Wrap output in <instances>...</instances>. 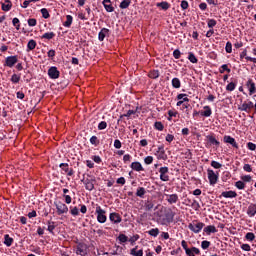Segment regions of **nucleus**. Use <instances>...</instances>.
I'll list each match as a JSON object with an SVG mask.
<instances>
[{
  "instance_id": "nucleus-52",
  "label": "nucleus",
  "mask_w": 256,
  "mask_h": 256,
  "mask_svg": "<svg viewBox=\"0 0 256 256\" xmlns=\"http://www.w3.org/2000/svg\"><path fill=\"white\" fill-rule=\"evenodd\" d=\"M211 167H213V169H221L223 167V164L213 160L211 162Z\"/></svg>"
},
{
  "instance_id": "nucleus-35",
  "label": "nucleus",
  "mask_w": 256,
  "mask_h": 256,
  "mask_svg": "<svg viewBox=\"0 0 256 256\" xmlns=\"http://www.w3.org/2000/svg\"><path fill=\"white\" fill-rule=\"evenodd\" d=\"M188 61H190V63H198L199 60L197 59V56H195L193 52H189Z\"/></svg>"
},
{
  "instance_id": "nucleus-25",
  "label": "nucleus",
  "mask_w": 256,
  "mask_h": 256,
  "mask_svg": "<svg viewBox=\"0 0 256 256\" xmlns=\"http://www.w3.org/2000/svg\"><path fill=\"white\" fill-rule=\"evenodd\" d=\"M204 233L210 235L211 233H217V228L213 225L206 226L204 228Z\"/></svg>"
},
{
  "instance_id": "nucleus-5",
  "label": "nucleus",
  "mask_w": 256,
  "mask_h": 256,
  "mask_svg": "<svg viewBox=\"0 0 256 256\" xmlns=\"http://www.w3.org/2000/svg\"><path fill=\"white\" fill-rule=\"evenodd\" d=\"M160 179L164 182L169 181V167L163 166L159 169Z\"/></svg>"
},
{
  "instance_id": "nucleus-27",
  "label": "nucleus",
  "mask_w": 256,
  "mask_h": 256,
  "mask_svg": "<svg viewBox=\"0 0 256 256\" xmlns=\"http://www.w3.org/2000/svg\"><path fill=\"white\" fill-rule=\"evenodd\" d=\"M4 245H6V247L13 245V238L9 236V234L4 235Z\"/></svg>"
},
{
  "instance_id": "nucleus-23",
  "label": "nucleus",
  "mask_w": 256,
  "mask_h": 256,
  "mask_svg": "<svg viewBox=\"0 0 256 256\" xmlns=\"http://www.w3.org/2000/svg\"><path fill=\"white\" fill-rule=\"evenodd\" d=\"M156 7H160L163 11H167L168 9L171 8V4H169V2L167 1H163V2H158L156 4Z\"/></svg>"
},
{
  "instance_id": "nucleus-60",
  "label": "nucleus",
  "mask_w": 256,
  "mask_h": 256,
  "mask_svg": "<svg viewBox=\"0 0 256 256\" xmlns=\"http://www.w3.org/2000/svg\"><path fill=\"white\" fill-rule=\"evenodd\" d=\"M158 153H160L158 159H164L163 155H165V148L163 146L158 147Z\"/></svg>"
},
{
  "instance_id": "nucleus-12",
  "label": "nucleus",
  "mask_w": 256,
  "mask_h": 256,
  "mask_svg": "<svg viewBox=\"0 0 256 256\" xmlns=\"http://www.w3.org/2000/svg\"><path fill=\"white\" fill-rule=\"evenodd\" d=\"M246 87L249 91V95H255L256 86H255V82H253V79H248V81L246 82Z\"/></svg>"
},
{
  "instance_id": "nucleus-47",
  "label": "nucleus",
  "mask_w": 256,
  "mask_h": 256,
  "mask_svg": "<svg viewBox=\"0 0 256 256\" xmlns=\"http://www.w3.org/2000/svg\"><path fill=\"white\" fill-rule=\"evenodd\" d=\"M12 24L15 26L17 31H19L21 29V24H20L19 18H13Z\"/></svg>"
},
{
  "instance_id": "nucleus-59",
  "label": "nucleus",
  "mask_w": 256,
  "mask_h": 256,
  "mask_svg": "<svg viewBox=\"0 0 256 256\" xmlns=\"http://www.w3.org/2000/svg\"><path fill=\"white\" fill-rule=\"evenodd\" d=\"M62 197L64 198V201L66 203V205H71V202L73 201V198H71L70 195H62Z\"/></svg>"
},
{
  "instance_id": "nucleus-14",
  "label": "nucleus",
  "mask_w": 256,
  "mask_h": 256,
  "mask_svg": "<svg viewBox=\"0 0 256 256\" xmlns=\"http://www.w3.org/2000/svg\"><path fill=\"white\" fill-rule=\"evenodd\" d=\"M221 197H224V199H235V197H237V192L233 190L224 191L221 193Z\"/></svg>"
},
{
  "instance_id": "nucleus-31",
  "label": "nucleus",
  "mask_w": 256,
  "mask_h": 256,
  "mask_svg": "<svg viewBox=\"0 0 256 256\" xmlns=\"http://www.w3.org/2000/svg\"><path fill=\"white\" fill-rule=\"evenodd\" d=\"M55 37V32H46L41 36V39H47L48 41H51Z\"/></svg>"
},
{
  "instance_id": "nucleus-32",
  "label": "nucleus",
  "mask_w": 256,
  "mask_h": 256,
  "mask_svg": "<svg viewBox=\"0 0 256 256\" xmlns=\"http://www.w3.org/2000/svg\"><path fill=\"white\" fill-rule=\"evenodd\" d=\"M35 47H37V42L33 39L27 43V51H33Z\"/></svg>"
},
{
  "instance_id": "nucleus-58",
  "label": "nucleus",
  "mask_w": 256,
  "mask_h": 256,
  "mask_svg": "<svg viewBox=\"0 0 256 256\" xmlns=\"http://www.w3.org/2000/svg\"><path fill=\"white\" fill-rule=\"evenodd\" d=\"M60 169H62L63 172L67 173L69 172V164L68 163H61L59 165Z\"/></svg>"
},
{
  "instance_id": "nucleus-8",
  "label": "nucleus",
  "mask_w": 256,
  "mask_h": 256,
  "mask_svg": "<svg viewBox=\"0 0 256 256\" xmlns=\"http://www.w3.org/2000/svg\"><path fill=\"white\" fill-rule=\"evenodd\" d=\"M76 255L85 256L87 255V244L79 243L76 246Z\"/></svg>"
},
{
  "instance_id": "nucleus-4",
  "label": "nucleus",
  "mask_w": 256,
  "mask_h": 256,
  "mask_svg": "<svg viewBox=\"0 0 256 256\" xmlns=\"http://www.w3.org/2000/svg\"><path fill=\"white\" fill-rule=\"evenodd\" d=\"M203 227H205V224L203 222H192L188 225V229L192 231V233H201L203 230Z\"/></svg>"
},
{
  "instance_id": "nucleus-51",
  "label": "nucleus",
  "mask_w": 256,
  "mask_h": 256,
  "mask_svg": "<svg viewBox=\"0 0 256 256\" xmlns=\"http://www.w3.org/2000/svg\"><path fill=\"white\" fill-rule=\"evenodd\" d=\"M215 25H217V20L208 19L207 26L209 27V29H213V27H215Z\"/></svg>"
},
{
  "instance_id": "nucleus-22",
  "label": "nucleus",
  "mask_w": 256,
  "mask_h": 256,
  "mask_svg": "<svg viewBox=\"0 0 256 256\" xmlns=\"http://www.w3.org/2000/svg\"><path fill=\"white\" fill-rule=\"evenodd\" d=\"M207 140L210 145H215V147H219V145H221V143L213 135H208Z\"/></svg>"
},
{
  "instance_id": "nucleus-48",
  "label": "nucleus",
  "mask_w": 256,
  "mask_h": 256,
  "mask_svg": "<svg viewBox=\"0 0 256 256\" xmlns=\"http://www.w3.org/2000/svg\"><path fill=\"white\" fill-rule=\"evenodd\" d=\"M129 240V238L127 237V235L125 234H119L118 236V241L120 243H127V241Z\"/></svg>"
},
{
  "instance_id": "nucleus-18",
  "label": "nucleus",
  "mask_w": 256,
  "mask_h": 256,
  "mask_svg": "<svg viewBox=\"0 0 256 256\" xmlns=\"http://www.w3.org/2000/svg\"><path fill=\"white\" fill-rule=\"evenodd\" d=\"M204 111H200L201 117H211L213 115V110H211V106H204Z\"/></svg>"
},
{
  "instance_id": "nucleus-50",
  "label": "nucleus",
  "mask_w": 256,
  "mask_h": 256,
  "mask_svg": "<svg viewBox=\"0 0 256 256\" xmlns=\"http://www.w3.org/2000/svg\"><path fill=\"white\" fill-rule=\"evenodd\" d=\"M237 87V84H235L234 82H230L227 86H226V91H235V88Z\"/></svg>"
},
{
  "instance_id": "nucleus-20",
  "label": "nucleus",
  "mask_w": 256,
  "mask_h": 256,
  "mask_svg": "<svg viewBox=\"0 0 256 256\" xmlns=\"http://www.w3.org/2000/svg\"><path fill=\"white\" fill-rule=\"evenodd\" d=\"M109 35V29L102 28L98 34L99 41H105V37Z\"/></svg>"
},
{
  "instance_id": "nucleus-61",
  "label": "nucleus",
  "mask_w": 256,
  "mask_h": 256,
  "mask_svg": "<svg viewBox=\"0 0 256 256\" xmlns=\"http://www.w3.org/2000/svg\"><path fill=\"white\" fill-rule=\"evenodd\" d=\"M28 25L29 27H35L37 25V19L35 18L28 19Z\"/></svg>"
},
{
  "instance_id": "nucleus-29",
  "label": "nucleus",
  "mask_w": 256,
  "mask_h": 256,
  "mask_svg": "<svg viewBox=\"0 0 256 256\" xmlns=\"http://www.w3.org/2000/svg\"><path fill=\"white\" fill-rule=\"evenodd\" d=\"M172 87L174 89H181V80L179 78L172 79Z\"/></svg>"
},
{
  "instance_id": "nucleus-21",
  "label": "nucleus",
  "mask_w": 256,
  "mask_h": 256,
  "mask_svg": "<svg viewBox=\"0 0 256 256\" xmlns=\"http://www.w3.org/2000/svg\"><path fill=\"white\" fill-rule=\"evenodd\" d=\"M131 169H133V171H144L143 165H141V162H132L130 165Z\"/></svg>"
},
{
  "instance_id": "nucleus-1",
  "label": "nucleus",
  "mask_w": 256,
  "mask_h": 256,
  "mask_svg": "<svg viewBox=\"0 0 256 256\" xmlns=\"http://www.w3.org/2000/svg\"><path fill=\"white\" fill-rule=\"evenodd\" d=\"M95 213L98 223H107V211L103 210L98 204H96Z\"/></svg>"
},
{
  "instance_id": "nucleus-36",
  "label": "nucleus",
  "mask_w": 256,
  "mask_h": 256,
  "mask_svg": "<svg viewBox=\"0 0 256 256\" xmlns=\"http://www.w3.org/2000/svg\"><path fill=\"white\" fill-rule=\"evenodd\" d=\"M10 81H11L12 83H14V84L19 83V81H21V74H13V75L11 76Z\"/></svg>"
},
{
  "instance_id": "nucleus-53",
  "label": "nucleus",
  "mask_w": 256,
  "mask_h": 256,
  "mask_svg": "<svg viewBox=\"0 0 256 256\" xmlns=\"http://www.w3.org/2000/svg\"><path fill=\"white\" fill-rule=\"evenodd\" d=\"M90 143L91 145H94L95 147H97V145H99V138H97V136H92L90 138Z\"/></svg>"
},
{
  "instance_id": "nucleus-62",
  "label": "nucleus",
  "mask_w": 256,
  "mask_h": 256,
  "mask_svg": "<svg viewBox=\"0 0 256 256\" xmlns=\"http://www.w3.org/2000/svg\"><path fill=\"white\" fill-rule=\"evenodd\" d=\"M98 129H99V131H103V129H107V122L101 121V122L98 124Z\"/></svg>"
},
{
  "instance_id": "nucleus-37",
  "label": "nucleus",
  "mask_w": 256,
  "mask_h": 256,
  "mask_svg": "<svg viewBox=\"0 0 256 256\" xmlns=\"http://www.w3.org/2000/svg\"><path fill=\"white\" fill-rule=\"evenodd\" d=\"M129 5H131V0H123L120 3L119 7H120V9H128Z\"/></svg>"
},
{
  "instance_id": "nucleus-54",
  "label": "nucleus",
  "mask_w": 256,
  "mask_h": 256,
  "mask_svg": "<svg viewBox=\"0 0 256 256\" xmlns=\"http://www.w3.org/2000/svg\"><path fill=\"white\" fill-rule=\"evenodd\" d=\"M226 53H233V44L231 42H227L225 46Z\"/></svg>"
},
{
  "instance_id": "nucleus-45",
  "label": "nucleus",
  "mask_w": 256,
  "mask_h": 256,
  "mask_svg": "<svg viewBox=\"0 0 256 256\" xmlns=\"http://www.w3.org/2000/svg\"><path fill=\"white\" fill-rule=\"evenodd\" d=\"M181 245H182V248L184 249L186 255H190L191 251L189 250V247L187 246V241L182 240Z\"/></svg>"
},
{
  "instance_id": "nucleus-26",
  "label": "nucleus",
  "mask_w": 256,
  "mask_h": 256,
  "mask_svg": "<svg viewBox=\"0 0 256 256\" xmlns=\"http://www.w3.org/2000/svg\"><path fill=\"white\" fill-rule=\"evenodd\" d=\"M145 193H147V190H145L144 187H138L136 190V197L143 199L145 197Z\"/></svg>"
},
{
  "instance_id": "nucleus-44",
  "label": "nucleus",
  "mask_w": 256,
  "mask_h": 256,
  "mask_svg": "<svg viewBox=\"0 0 256 256\" xmlns=\"http://www.w3.org/2000/svg\"><path fill=\"white\" fill-rule=\"evenodd\" d=\"M40 12L44 19H49V17H51V15L49 14V10H47V8H42Z\"/></svg>"
},
{
  "instance_id": "nucleus-38",
  "label": "nucleus",
  "mask_w": 256,
  "mask_h": 256,
  "mask_svg": "<svg viewBox=\"0 0 256 256\" xmlns=\"http://www.w3.org/2000/svg\"><path fill=\"white\" fill-rule=\"evenodd\" d=\"M154 128L157 131H163V129H165V126L163 125V122L157 121V122L154 123Z\"/></svg>"
},
{
  "instance_id": "nucleus-3",
  "label": "nucleus",
  "mask_w": 256,
  "mask_h": 256,
  "mask_svg": "<svg viewBox=\"0 0 256 256\" xmlns=\"http://www.w3.org/2000/svg\"><path fill=\"white\" fill-rule=\"evenodd\" d=\"M208 181L212 187H215L219 181V172H214L213 169H207Z\"/></svg>"
},
{
  "instance_id": "nucleus-43",
  "label": "nucleus",
  "mask_w": 256,
  "mask_h": 256,
  "mask_svg": "<svg viewBox=\"0 0 256 256\" xmlns=\"http://www.w3.org/2000/svg\"><path fill=\"white\" fill-rule=\"evenodd\" d=\"M235 188L239 189L240 191L245 189V182H243L241 180L235 182Z\"/></svg>"
},
{
  "instance_id": "nucleus-42",
  "label": "nucleus",
  "mask_w": 256,
  "mask_h": 256,
  "mask_svg": "<svg viewBox=\"0 0 256 256\" xmlns=\"http://www.w3.org/2000/svg\"><path fill=\"white\" fill-rule=\"evenodd\" d=\"M245 240L250 242L255 241V234L253 232L246 233Z\"/></svg>"
},
{
  "instance_id": "nucleus-34",
  "label": "nucleus",
  "mask_w": 256,
  "mask_h": 256,
  "mask_svg": "<svg viewBox=\"0 0 256 256\" xmlns=\"http://www.w3.org/2000/svg\"><path fill=\"white\" fill-rule=\"evenodd\" d=\"M130 255H133V256H143V250H138L137 251V247L132 248L130 250Z\"/></svg>"
},
{
  "instance_id": "nucleus-24",
  "label": "nucleus",
  "mask_w": 256,
  "mask_h": 256,
  "mask_svg": "<svg viewBox=\"0 0 256 256\" xmlns=\"http://www.w3.org/2000/svg\"><path fill=\"white\" fill-rule=\"evenodd\" d=\"M11 7H13V3H11L10 0H5V2L2 3V11H11Z\"/></svg>"
},
{
  "instance_id": "nucleus-28",
  "label": "nucleus",
  "mask_w": 256,
  "mask_h": 256,
  "mask_svg": "<svg viewBox=\"0 0 256 256\" xmlns=\"http://www.w3.org/2000/svg\"><path fill=\"white\" fill-rule=\"evenodd\" d=\"M71 25H73V16L67 15L66 21L63 23V26L69 28L71 27Z\"/></svg>"
},
{
  "instance_id": "nucleus-13",
  "label": "nucleus",
  "mask_w": 256,
  "mask_h": 256,
  "mask_svg": "<svg viewBox=\"0 0 256 256\" xmlns=\"http://www.w3.org/2000/svg\"><path fill=\"white\" fill-rule=\"evenodd\" d=\"M102 5L107 13H113V11H115L113 4H111V0H103Z\"/></svg>"
},
{
  "instance_id": "nucleus-9",
  "label": "nucleus",
  "mask_w": 256,
  "mask_h": 256,
  "mask_svg": "<svg viewBox=\"0 0 256 256\" xmlns=\"http://www.w3.org/2000/svg\"><path fill=\"white\" fill-rule=\"evenodd\" d=\"M17 61H19V59L17 58V56H8L5 59V67H15Z\"/></svg>"
},
{
  "instance_id": "nucleus-55",
  "label": "nucleus",
  "mask_w": 256,
  "mask_h": 256,
  "mask_svg": "<svg viewBox=\"0 0 256 256\" xmlns=\"http://www.w3.org/2000/svg\"><path fill=\"white\" fill-rule=\"evenodd\" d=\"M158 222L160 223V225H169V222L167 221L165 216H159Z\"/></svg>"
},
{
  "instance_id": "nucleus-6",
  "label": "nucleus",
  "mask_w": 256,
  "mask_h": 256,
  "mask_svg": "<svg viewBox=\"0 0 256 256\" xmlns=\"http://www.w3.org/2000/svg\"><path fill=\"white\" fill-rule=\"evenodd\" d=\"M253 107L256 108V104L254 105L252 101H245L241 106H239V111H245L246 113H249Z\"/></svg>"
},
{
  "instance_id": "nucleus-57",
  "label": "nucleus",
  "mask_w": 256,
  "mask_h": 256,
  "mask_svg": "<svg viewBox=\"0 0 256 256\" xmlns=\"http://www.w3.org/2000/svg\"><path fill=\"white\" fill-rule=\"evenodd\" d=\"M209 247H211V242L207 241V240H204L201 242V248L202 249H209Z\"/></svg>"
},
{
  "instance_id": "nucleus-16",
  "label": "nucleus",
  "mask_w": 256,
  "mask_h": 256,
  "mask_svg": "<svg viewBox=\"0 0 256 256\" xmlns=\"http://www.w3.org/2000/svg\"><path fill=\"white\" fill-rule=\"evenodd\" d=\"M166 197H167L166 201L170 205H173V204L177 203V201H179V195H177V194H169V195H166Z\"/></svg>"
},
{
  "instance_id": "nucleus-19",
  "label": "nucleus",
  "mask_w": 256,
  "mask_h": 256,
  "mask_svg": "<svg viewBox=\"0 0 256 256\" xmlns=\"http://www.w3.org/2000/svg\"><path fill=\"white\" fill-rule=\"evenodd\" d=\"M164 217L169 224L173 223L175 219V212H173L172 210H169L168 212L165 213Z\"/></svg>"
},
{
  "instance_id": "nucleus-49",
  "label": "nucleus",
  "mask_w": 256,
  "mask_h": 256,
  "mask_svg": "<svg viewBox=\"0 0 256 256\" xmlns=\"http://www.w3.org/2000/svg\"><path fill=\"white\" fill-rule=\"evenodd\" d=\"M135 113H137V110H128L126 114L120 116V119H123V117H127L129 119V117H131V115H135Z\"/></svg>"
},
{
  "instance_id": "nucleus-11",
  "label": "nucleus",
  "mask_w": 256,
  "mask_h": 256,
  "mask_svg": "<svg viewBox=\"0 0 256 256\" xmlns=\"http://www.w3.org/2000/svg\"><path fill=\"white\" fill-rule=\"evenodd\" d=\"M224 143H228L229 145H231L232 147H234V149H239V144H237V141L235 140V138L226 135L223 138Z\"/></svg>"
},
{
  "instance_id": "nucleus-64",
  "label": "nucleus",
  "mask_w": 256,
  "mask_h": 256,
  "mask_svg": "<svg viewBox=\"0 0 256 256\" xmlns=\"http://www.w3.org/2000/svg\"><path fill=\"white\" fill-rule=\"evenodd\" d=\"M173 57L174 59H181V51L179 49L174 50Z\"/></svg>"
},
{
  "instance_id": "nucleus-7",
  "label": "nucleus",
  "mask_w": 256,
  "mask_h": 256,
  "mask_svg": "<svg viewBox=\"0 0 256 256\" xmlns=\"http://www.w3.org/2000/svg\"><path fill=\"white\" fill-rule=\"evenodd\" d=\"M109 220L111 221V223H114V225H119V223L123 221L121 215H119V213L117 212L110 213Z\"/></svg>"
},
{
  "instance_id": "nucleus-46",
  "label": "nucleus",
  "mask_w": 256,
  "mask_h": 256,
  "mask_svg": "<svg viewBox=\"0 0 256 256\" xmlns=\"http://www.w3.org/2000/svg\"><path fill=\"white\" fill-rule=\"evenodd\" d=\"M178 101H184L185 103H189V98L187 97V94H178L177 95Z\"/></svg>"
},
{
  "instance_id": "nucleus-30",
  "label": "nucleus",
  "mask_w": 256,
  "mask_h": 256,
  "mask_svg": "<svg viewBox=\"0 0 256 256\" xmlns=\"http://www.w3.org/2000/svg\"><path fill=\"white\" fill-rule=\"evenodd\" d=\"M189 251H190V254H186L187 256H195V255L201 254V250H199V248L197 247L189 248Z\"/></svg>"
},
{
  "instance_id": "nucleus-41",
  "label": "nucleus",
  "mask_w": 256,
  "mask_h": 256,
  "mask_svg": "<svg viewBox=\"0 0 256 256\" xmlns=\"http://www.w3.org/2000/svg\"><path fill=\"white\" fill-rule=\"evenodd\" d=\"M225 71H227L228 73H231V69L229 68V65H227V64H223L219 68V73H225Z\"/></svg>"
},
{
  "instance_id": "nucleus-10",
  "label": "nucleus",
  "mask_w": 256,
  "mask_h": 256,
  "mask_svg": "<svg viewBox=\"0 0 256 256\" xmlns=\"http://www.w3.org/2000/svg\"><path fill=\"white\" fill-rule=\"evenodd\" d=\"M59 75L60 72L57 67L52 66L48 69V77H50V79H59Z\"/></svg>"
},
{
  "instance_id": "nucleus-15",
  "label": "nucleus",
  "mask_w": 256,
  "mask_h": 256,
  "mask_svg": "<svg viewBox=\"0 0 256 256\" xmlns=\"http://www.w3.org/2000/svg\"><path fill=\"white\" fill-rule=\"evenodd\" d=\"M84 185L87 191H93L95 189V180L86 179Z\"/></svg>"
},
{
  "instance_id": "nucleus-40",
  "label": "nucleus",
  "mask_w": 256,
  "mask_h": 256,
  "mask_svg": "<svg viewBox=\"0 0 256 256\" xmlns=\"http://www.w3.org/2000/svg\"><path fill=\"white\" fill-rule=\"evenodd\" d=\"M148 235L151 237H157L159 235V228H152L148 231Z\"/></svg>"
},
{
  "instance_id": "nucleus-63",
  "label": "nucleus",
  "mask_w": 256,
  "mask_h": 256,
  "mask_svg": "<svg viewBox=\"0 0 256 256\" xmlns=\"http://www.w3.org/2000/svg\"><path fill=\"white\" fill-rule=\"evenodd\" d=\"M247 149H249V151H255L256 150V144L253 142H248L247 143Z\"/></svg>"
},
{
  "instance_id": "nucleus-2",
  "label": "nucleus",
  "mask_w": 256,
  "mask_h": 256,
  "mask_svg": "<svg viewBox=\"0 0 256 256\" xmlns=\"http://www.w3.org/2000/svg\"><path fill=\"white\" fill-rule=\"evenodd\" d=\"M54 206L56 208V213L59 216L67 215V213H69V207L67 206V204H65L61 201H55Z\"/></svg>"
},
{
  "instance_id": "nucleus-56",
  "label": "nucleus",
  "mask_w": 256,
  "mask_h": 256,
  "mask_svg": "<svg viewBox=\"0 0 256 256\" xmlns=\"http://www.w3.org/2000/svg\"><path fill=\"white\" fill-rule=\"evenodd\" d=\"M47 231H49V233H53V231H55V222H48V228Z\"/></svg>"
},
{
  "instance_id": "nucleus-33",
  "label": "nucleus",
  "mask_w": 256,
  "mask_h": 256,
  "mask_svg": "<svg viewBox=\"0 0 256 256\" xmlns=\"http://www.w3.org/2000/svg\"><path fill=\"white\" fill-rule=\"evenodd\" d=\"M159 70H152L149 72L148 77H150V79H159Z\"/></svg>"
},
{
  "instance_id": "nucleus-39",
  "label": "nucleus",
  "mask_w": 256,
  "mask_h": 256,
  "mask_svg": "<svg viewBox=\"0 0 256 256\" xmlns=\"http://www.w3.org/2000/svg\"><path fill=\"white\" fill-rule=\"evenodd\" d=\"M70 215L77 217V215H79V208H77V206H70Z\"/></svg>"
},
{
  "instance_id": "nucleus-17",
  "label": "nucleus",
  "mask_w": 256,
  "mask_h": 256,
  "mask_svg": "<svg viewBox=\"0 0 256 256\" xmlns=\"http://www.w3.org/2000/svg\"><path fill=\"white\" fill-rule=\"evenodd\" d=\"M246 214L248 215V217H255V215H256V204L251 203L247 208Z\"/></svg>"
}]
</instances>
